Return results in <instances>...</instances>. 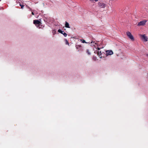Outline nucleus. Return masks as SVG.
<instances>
[{
  "label": "nucleus",
  "mask_w": 148,
  "mask_h": 148,
  "mask_svg": "<svg viewBox=\"0 0 148 148\" xmlns=\"http://www.w3.org/2000/svg\"><path fill=\"white\" fill-rule=\"evenodd\" d=\"M58 32L63 34L65 37H66L67 36V34L66 33H64L60 29H58Z\"/></svg>",
  "instance_id": "39448f33"
},
{
  "label": "nucleus",
  "mask_w": 148,
  "mask_h": 148,
  "mask_svg": "<svg viewBox=\"0 0 148 148\" xmlns=\"http://www.w3.org/2000/svg\"><path fill=\"white\" fill-rule=\"evenodd\" d=\"M30 10H31V11H32L31 10V9H30Z\"/></svg>",
  "instance_id": "6ab92c4d"
},
{
  "label": "nucleus",
  "mask_w": 148,
  "mask_h": 148,
  "mask_svg": "<svg viewBox=\"0 0 148 148\" xmlns=\"http://www.w3.org/2000/svg\"><path fill=\"white\" fill-rule=\"evenodd\" d=\"M147 55L148 56V54H147Z\"/></svg>",
  "instance_id": "a211bd4d"
},
{
  "label": "nucleus",
  "mask_w": 148,
  "mask_h": 148,
  "mask_svg": "<svg viewBox=\"0 0 148 148\" xmlns=\"http://www.w3.org/2000/svg\"><path fill=\"white\" fill-rule=\"evenodd\" d=\"M66 40V44H68L69 45V42H68V41L67 40Z\"/></svg>",
  "instance_id": "4468645a"
},
{
  "label": "nucleus",
  "mask_w": 148,
  "mask_h": 148,
  "mask_svg": "<svg viewBox=\"0 0 148 148\" xmlns=\"http://www.w3.org/2000/svg\"><path fill=\"white\" fill-rule=\"evenodd\" d=\"M98 5L101 8H103L106 7V5L102 3L99 2L98 3Z\"/></svg>",
  "instance_id": "7ed1b4c3"
},
{
  "label": "nucleus",
  "mask_w": 148,
  "mask_h": 148,
  "mask_svg": "<svg viewBox=\"0 0 148 148\" xmlns=\"http://www.w3.org/2000/svg\"><path fill=\"white\" fill-rule=\"evenodd\" d=\"M0 1H1V0H0Z\"/></svg>",
  "instance_id": "aec40b11"
},
{
  "label": "nucleus",
  "mask_w": 148,
  "mask_h": 148,
  "mask_svg": "<svg viewBox=\"0 0 148 148\" xmlns=\"http://www.w3.org/2000/svg\"><path fill=\"white\" fill-rule=\"evenodd\" d=\"M86 52L88 55H90V53L88 50V49L87 50Z\"/></svg>",
  "instance_id": "f8f14e48"
},
{
  "label": "nucleus",
  "mask_w": 148,
  "mask_h": 148,
  "mask_svg": "<svg viewBox=\"0 0 148 148\" xmlns=\"http://www.w3.org/2000/svg\"><path fill=\"white\" fill-rule=\"evenodd\" d=\"M106 52V55L107 56L111 55L113 54V52L112 50H108Z\"/></svg>",
  "instance_id": "423d86ee"
},
{
  "label": "nucleus",
  "mask_w": 148,
  "mask_h": 148,
  "mask_svg": "<svg viewBox=\"0 0 148 148\" xmlns=\"http://www.w3.org/2000/svg\"><path fill=\"white\" fill-rule=\"evenodd\" d=\"M147 21L146 20H143L142 21L138 23V26H142V25H145L146 22H147Z\"/></svg>",
  "instance_id": "f03ea898"
},
{
  "label": "nucleus",
  "mask_w": 148,
  "mask_h": 148,
  "mask_svg": "<svg viewBox=\"0 0 148 148\" xmlns=\"http://www.w3.org/2000/svg\"><path fill=\"white\" fill-rule=\"evenodd\" d=\"M126 34L127 36L132 41H134V38L131 33L128 32H127Z\"/></svg>",
  "instance_id": "f257e3e1"
},
{
  "label": "nucleus",
  "mask_w": 148,
  "mask_h": 148,
  "mask_svg": "<svg viewBox=\"0 0 148 148\" xmlns=\"http://www.w3.org/2000/svg\"><path fill=\"white\" fill-rule=\"evenodd\" d=\"M77 49H79L81 47V45H76L75 46Z\"/></svg>",
  "instance_id": "9d476101"
},
{
  "label": "nucleus",
  "mask_w": 148,
  "mask_h": 148,
  "mask_svg": "<svg viewBox=\"0 0 148 148\" xmlns=\"http://www.w3.org/2000/svg\"><path fill=\"white\" fill-rule=\"evenodd\" d=\"M94 0L95 1H98V0Z\"/></svg>",
  "instance_id": "f3484780"
},
{
  "label": "nucleus",
  "mask_w": 148,
  "mask_h": 148,
  "mask_svg": "<svg viewBox=\"0 0 148 148\" xmlns=\"http://www.w3.org/2000/svg\"><path fill=\"white\" fill-rule=\"evenodd\" d=\"M143 39L145 41H147V37L145 36V34L142 35H141Z\"/></svg>",
  "instance_id": "6e6552de"
},
{
  "label": "nucleus",
  "mask_w": 148,
  "mask_h": 148,
  "mask_svg": "<svg viewBox=\"0 0 148 148\" xmlns=\"http://www.w3.org/2000/svg\"><path fill=\"white\" fill-rule=\"evenodd\" d=\"M34 23L35 25H39L40 23H41L40 21L38 20H34Z\"/></svg>",
  "instance_id": "0eeeda50"
},
{
  "label": "nucleus",
  "mask_w": 148,
  "mask_h": 148,
  "mask_svg": "<svg viewBox=\"0 0 148 148\" xmlns=\"http://www.w3.org/2000/svg\"><path fill=\"white\" fill-rule=\"evenodd\" d=\"M94 42H94H94H93V41H91V43H94Z\"/></svg>",
  "instance_id": "dca6fc26"
},
{
  "label": "nucleus",
  "mask_w": 148,
  "mask_h": 148,
  "mask_svg": "<svg viewBox=\"0 0 148 148\" xmlns=\"http://www.w3.org/2000/svg\"><path fill=\"white\" fill-rule=\"evenodd\" d=\"M32 14L33 15H34V12H32Z\"/></svg>",
  "instance_id": "2eb2a0df"
},
{
  "label": "nucleus",
  "mask_w": 148,
  "mask_h": 148,
  "mask_svg": "<svg viewBox=\"0 0 148 148\" xmlns=\"http://www.w3.org/2000/svg\"><path fill=\"white\" fill-rule=\"evenodd\" d=\"M65 27H66L70 28V27L69 26V24L67 22H65Z\"/></svg>",
  "instance_id": "1a4fd4ad"
},
{
  "label": "nucleus",
  "mask_w": 148,
  "mask_h": 148,
  "mask_svg": "<svg viewBox=\"0 0 148 148\" xmlns=\"http://www.w3.org/2000/svg\"><path fill=\"white\" fill-rule=\"evenodd\" d=\"M81 41H82V42L83 43H87V42H86V41H85V40H84V39H82H82H81L80 40Z\"/></svg>",
  "instance_id": "9b49d317"
},
{
  "label": "nucleus",
  "mask_w": 148,
  "mask_h": 148,
  "mask_svg": "<svg viewBox=\"0 0 148 148\" xmlns=\"http://www.w3.org/2000/svg\"><path fill=\"white\" fill-rule=\"evenodd\" d=\"M100 48L98 47L97 49L98 50L97 52V55L99 56L100 58H102L103 57L102 55L103 53H102L101 51H99V50H100Z\"/></svg>",
  "instance_id": "20e7f679"
},
{
  "label": "nucleus",
  "mask_w": 148,
  "mask_h": 148,
  "mask_svg": "<svg viewBox=\"0 0 148 148\" xmlns=\"http://www.w3.org/2000/svg\"><path fill=\"white\" fill-rule=\"evenodd\" d=\"M20 5L21 6V9H23L24 6V5H21V4H20Z\"/></svg>",
  "instance_id": "ddd939ff"
}]
</instances>
